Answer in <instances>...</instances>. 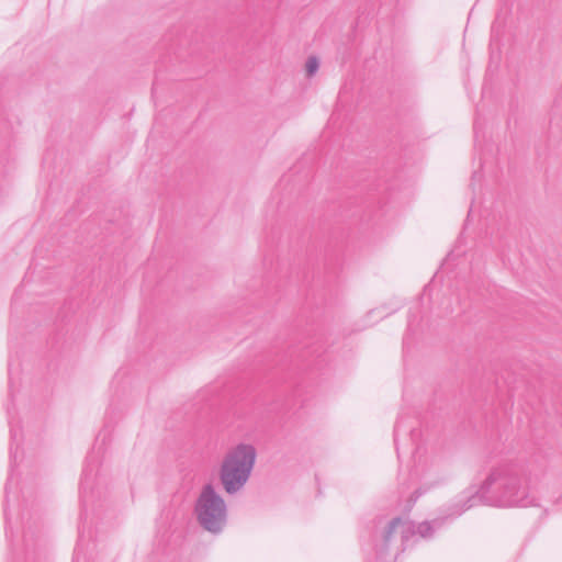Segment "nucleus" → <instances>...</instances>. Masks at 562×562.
<instances>
[{
	"label": "nucleus",
	"mask_w": 562,
	"mask_h": 562,
	"mask_svg": "<svg viewBox=\"0 0 562 562\" xmlns=\"http://www.w3.org/2000/svg\"><path fill=\"white\" fill-rule=\"evenodd\" d=\"M97 470V460L92 461V457L89 456L83 467L82 475L80 480V502H81V514H80V526H79V541L78 547L82 546L86 537V521L88 519V506L93 490L94 479ZM76 549V553L78 552Z\"/></svg>",
	"instance_id": "5"
},
{
	"label": "nucleus",
	"mask_w": 562,
	"mask_h": 562,
	"mask_svg": "<svg viewBox=\"0 0 562 562\" xmlns=\"http://www.w3.org/2000/svg\"><path fill=\"white\" fill-rule=\"evenodd\" d=\"M305 68H306V74L308 77L314 76L319 68V61H318L317 57L310 56L306 60Z\"/></svg>",
	"instance_id": "9"
},
{
	"label": "nucleus",
	"mask_w": 562,
	"mask_h": 562,
	"mask_svg": "<svg viewBox=\"0 0 562 562\" xmlns=\"http://www.w3.org/2000/svg\"><path fill=\"white\" fill-rule=\"evenodd\" d=\"M407 396H408V393H407V389L405 387L404 395H403L405 402L407 401Z\"/></svg>",
	"instance_id": "11"
},
{
	"label": "nucleus",
	"mask_w": 562,
	"mask_h": 562,
	"mask_svg": "<svg viewBox=\"0 0 562 562\" xmlns=\"http://www.w3.org/2000/svg\"><path fill=\"white\" fill-rule=\"evenodd\" d=\"M420 524L401 516H378L372 521L374 559L368 562H390L405 551L419 532Z\"/></svg>",
	"instance_id": "2"
},
{
	"label": "nucleus",
	"mask_w": 562,
	"mask_h": 562,
	"mask_svg": "<svg viewBox=\"0 0 562 562\" xmlns=\"http://www.w3.org/2000/svg\"><path fill=\"white\" fill-rule=\"evenodd\" d=\"M419 496H420V488L417 487V488H415L413 491V493L405 501V503L403 505H401V510H402V515H400L401 517L408 518L407 515L409 514V512L412 510V508L416 504V502L419 498Z\"/></svg>",
	"instance_id": "8"
},
{
	"label": "nucleus",
	"mask_w": 562,
	"mask_h": 562,
	"mask_svg": "<svg viewBox=\"0 0 562 562\" xmlns=\"http://www.w3.org/2000/svg\"><path fill=\"white\" fill-rule=\"evenodd\" d=\"M257 451L254 446L239 443L224 457L220 468V481L224 491L234 495L248 482L256 462Z\"/></svg>",
	"instance_id": "3"
},
{
	"label": "nucleus",
	"mask_w": 562,
	"mask_h": 562,
	"mask_svg": "<svg viewBox=\"0 0 562 562\" xmlns=\"http://www.w3.org/2000/svg\"><path fill=\"white\" fill-rule=\"evenodd\" d=\"M459 504L451 512L431 520H424V539L434 536L448 520L477 505L494 507L535 506L536 499L530 495L529 476L524 463L505 461L493 467L479 488L463 493Z\"/></svg>",
	"instance_id": "1"
},
{
	"label": "nucleus",
	"mask_w": 562,
	"mask_h": 562,
	"mask_svg": "<svg viewBox=\"0 0 562 562\" xmlns=\"http://www.w3.org/2000/svg\"><path fill=\"white\" fill-rule=\"evenodd\" d=\"M419 424L420 422L417 415L411 417L406 415L404 411L401 413L400 418L394 428V441L396 445V451L398 457L401 456V448L398 441L400 437L404 435L409 437L413 447L412 454L413 458L416 459L420 442V431L418 429Z\"/></svg>",
	"instance_id": "6"
},
{
	"label": "nucleus",
	"mask_w": 562,
	"mask_h": 562,
	"mask_svg": "<svg viewBox=\"0 0 562 562\" xmlns=\"http://www.w3.org/2000/svg\"><path fill=\"white\" fill-rule=\"evenodd\" d=\"M411 477L415 481H418L419 479V472H418V468L416 465H414V468L411 470V473H409Z\"/></svg>",
	"instance_id": "10"
},
{
	"label": "nucleus",
	"mask_w": 562,
	"mask_h": 562,
	"mask_svg": "<svg viewBox=\"0 0 562 562\" xmlns=\"http://www.w3.org/2000/svg\"><path fill=\"white\" fill-rule=\"evenodd\" d=\"M194 513L201 527L212 533H220L227 521V506L212 484L202 487Z\"/></svg>",
	"instance_id": "4"
},
{
	"label": "nucleus",
	"mask_w": 562,
	"mask_h": 562,
	"mask_svg": "<svg viewBox=\"0 0 562 562\" xmlns=\"http://www.w3.org/2000/svg\"><path fill=\"white\" fill-rule=\"evenodd\" d=\"M422 330L417 318L408 319V327L403 338V361L406 370L418 360Z\"/></svg>",
	"instance_id": "7"
}]
</instances>
